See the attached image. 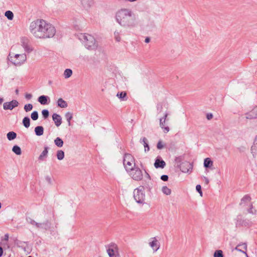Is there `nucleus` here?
<instances>
[{
	"instance_id": "f257e3e1",
	"label": "nucleus",
	"mask_w": 257,
	"mask_h": 257,
	"mask_svg": "<svg viewBox=\"0 0 257 257\" xmlns=\"http://www.w3.org/2000/svg\"><path fill=\"white\" fill-rule=\"evenodd\" d=\"M29 29L35 37L39 39L53 38L56 34L54 26L42 19L32 22Z\"/></svg>"
},
{
	"instance_id": "f03ea898",
	"label": "nucleus",
	"mask_w": 257,
	"mask_h": 257,
	"mask_svg": "<svg viewBox=\"0 0 257 257\" xmlns=\"http://www.w3.org/2000/svg\"><path fill=\"white\" fill-rule=\"evenodd\" d=\"M117 22L121 26L126 28L134 27L136 25V19L132 11L128 9H121L115 16Z\"/></svg>"
},
{
	"instance_id": "7ed1b4c3",
	"label": "nucleus",
	"mask_w": 257,
	"mask_h": 257,
	"mask_svg": "<svg viewBox=\"0 0 257 257\" xmlns=\"http://www.w3.org/2000/svg\"><path fill=\"white\" fill-rule=\"evenodd\" d=\"M78 39L83 42L85 48L89 50H95L97 48L98 44L92 35L88 34H80Z\"/></svg>"
},
{
	"instance_id": "20e7f679",
	"label": "nucleus",
	"mask_w": 257,
	"mask_h": 257,
	"mask_svg": "<svg viewBox=\"0 0 257 257\" xmlns=\"http://www.w3.org/2000/svg\"><path fill=\"white\" fill-rule=\"evenodd\" d=\"M126 171L127 172H131L130 175L133 180L138 181L143 179V172L138 166H136L135 163L134 167L126 168Z\"/></svg>"
},
{
	"instance_id": "39448f33",
	"label": "nucleus",
	"mask_w": 257,
	"mask_h": 257,
	"mask_svg": "<svg viewBox=\"0 0 257 257\" xmlns=\"http://www.w3.org/2000/svg\"><path fill=\"white\" fill-rule=\"evenodd\" d=\"M145 188L143 186L135 189L134 191V197L136 201L139 204H143L145 200Z\"/></svg>"
},
{
	"instance_id": "423d86ee",
	"label": "nucleus",
	"mask_w": 257,
	"mask_h": 257,
	"mask_svg": "<svg viewBox=\"0 0 257 257\" xmlns=\"http://www.w3.org/2000/svg\"><path fill=\"white\" fill-rule=\"evenodd\" d=\"M107 252L109 257H120L118 252V246L114 243H111L108 245Z\"/></svg>"
},
{
	"instance_id": "0eeeda50",
	"label": "nucleus",
	"mask_w": 257,
	"mask_h": 257,
	"mask_svg": "<svg viewBox=\"0 0 257 257\" xmlns=\"http://www.w3.org/2000/svg\"><path fill=\"white\" fill-rule=\"evenodd\" d=\"M236 227L243 226V227H250L252 225V222L247 219H243L241 215H238L236 219Z\"/></svg>"
},
{
	"instance_id": "6e6552de",
	"label": "nucleus",
	"mask_w": 257,
	"mask_h": 257,
	"mask_svg": "<svg viewBox=\"0 0 257 257\" xmlns=\"http://www.w3.org/2000/svg\"><path fill=\"white\" fill-rule=\"evenodd\" d=\"M135 161L134 157L130 154L125 153L124 155L123 164L125 169L127 167H133L132 162Z\"/></svg>"
},
{
	"instance_id": "1a4fd4ad",
	"label": "nucleus",
	"mask_w": 257,
	"mask_h": 257,
	"mask_svg": "<svg viewBox=\"0 0 257 257\" xmlns=\"http://www.w3.org/2000/svg\"><path fill=\"white\" fill-rule=\"evenodd\" d=\"M16 60L13 62L16 66H19L23 64L27 59V57L25 54H16L15 56Z\"/></svg>"
},
{
	"instance_id": "9d476101",
	"label": "nucleus",
	"mask_w": 257,
	"mask_h": 257,
	"mask_svg": "<svg viewBox=\"0 0 257 257\" xmlns=\"http://www.w3.org/2000/svg\"><path fill=\"white\" fill-rule=\"evenodd\" d=\"M19 102L16 100H13L10 102H6L4 103L3 107L5 110H12L15 107H17Z\"/></svg>"
},
{
	"instance_id": "9b49d317",
	"label": "nucleus",
	"mask_w": 257,
	"mask_h": 257,
	"mask_svg": "<svg viewBox=\"0 0 257 257\" xmlns=\"http://www.w3.org/2000/svg\"><path fill=\"white\" fill-rule=\"evenodd\" d=\"M52 226V223L48 220H46L42 223H38L37 224V228L45 230H50Z\"/></svg>"
},
{
	"instance_id": "f8f14e48",
	"label": "nucleus",
	"mask_w": 257,
	"mask_h": 257,
	"mask_svg": "<svg viewBox=\"0 0 257 257\" xmlns=\"http://www.w3.org/2000/svg\"><path fill=\"white\" fill-rule=\"evenodd\" d=\"M168 115V113L166 112L164 116L160 119V126L162 129H163V131L165 133H167L170 131L169 126H165L166 119Z\"/></svg>"
},
{
	"instance_id": "ddd939ff",
	"label": "nucleus",
	"mask_w": 257,
	"mask_h": 257,
	"mask_svg": "<svg viewBox=\"0 0 257 257\" xmlns=\"http://www.w3.org/2000/svg\"><path fill=\"white\" fill-rule=\"evenodd\" d=\"M166 166L165 162L161 158L160 156H158L155 160L154 166L156 169H163Z\"/></svg>"
},
{
	"instance_id": "4468645a",
	"label": "nucleus",
	"mask_w": 257,
	"mask_h": 257,
	"mask_svg": "<svg viewBox=\"0 0 257 257\" xmlns=\"http://www.w3.org/2000/svg\"><path fill=\"white\" fill-rule=\"evenodd\" d=\"M21 42L26 52L30 53L33 51V49L28 44V39L27 38H22Z\"/></svg>"
},
{
	"instance_id": "2eb2a0df",
	"label": "nucleus",
	"mask_w": 257,
	"mask_h": 257,
	"mask_svg": "<svg viewBox=\"0 0 257 257\" xmlns=\"http://www.w3.org/2000/svg\"><path fill=\"white\" fill-rule=\"evenodd\" d=\"M246 119H254L257 118V106H255L249 112L245 114Z\"/></svg>"
},
{
	"instance_id": "dca6fc26",
	"label": "nucleus",
	"mask_w": 257,
	"mask_h": 257,
	"mask_svg": "<svg viewBox=\"0 0 257 257\" xmlns=\"http://www.w3.org/2000/svg\"><path fill=\"white\" fill-rule=\"evenodd\" d=\"M49 149V148L48 146H45L44 147V150L41 153V154L40 155V156L38 157L39 161H43L46 160V159L47 158V157L48 156Z\"/></svg>"
},
{
	"instance_id": "f3484780",
	"label": "nucleus",
	"mask_w": 257,
	"mask_h": 257,
	"mask_svg": "<svg viewBox=\"0 0 257 257\" xmlns=\"http://www.w3.org/2000/svg\"><path fill=\"white\" fill-rule=\"evenodd\" d=\"M38 101L42 105H46L48 104L50 102V98L46 95H41L38 97Z\"/></svg>"
},
{
	"instance_id": "a211bd4d",
	"label": "nucleus",
	"mask_w": 257,
	"mask_h": 257,
	"mask_svg": "<svg viewBox=\"0 0 257 257\" xmlns=\"http://www.w3.org/2000/svg\"><path fill=\"white\" fill-rule=\"evenodd\" d=\"M52 119L54 121L55 125L58 127L62 123V117L61 116L56 113H54L52 115Z\"/></svg>"
},
{
	"instance_id": "6ab92c4d",
	"label": "nucleus",
	"mask_w": 257,
	"mask_h": 257,
	"mask_svg": "<svg viewBox=\"0 0 257 257\" xmlns=\"http://www.w3.org/2000/svg\"><path fill=\"white\" fill-rule=\"evenodd\" d=\"M151 239H152L153 240L149 243V244L154 251H156L160 248L159 243L156 237H152Z\"/></svg>"
},
{
	"instance_id": "aec40b11",
	"label": "nucleus",
	"mask_w": 257,
	"mask_h": 257,
	"mask_svg": "<svg viewBox=\"0 0 257 257\" xmlns=\"http://www.w3.org/2000/svg\"><path fill=\"white\" fill-rule=\"evenodd\" d=\"M183 165L182 168H180V169L184 173H188L190 169H192V165L189 162L184 163Z\"/></svg>"
},
{
	"instance_id": "412c9836",
	"label": "nucleus",
	"mask_w": 257,
	"mask_h": 257,
	"mask_svg": "<svg viewBox=\"0 0 257 257\" xmlns=\"http://www.w3.org/2000/svg\"><path fill=\"white\" fill-rule=\"evenodd\" d=\"M44 127L41 125L37 126L34 130L35 135L37 136H42L44 134Z\"/></svg>"
},
{
	"instance_id": "4be33fe9",
	"label": "nucleus",
	"mask_w": 257,
	"mask_h": 257,
	"mask_svg": "<svg viewBox=\"0 0 257 257\" xmlns=\"http://www.w3.org/2000/svg\"><path fill=\"white\" fill-rule=\"evenodd\" d=\"M140 142L142 143L145 147V151H149L150 150V147L148 144V141L145 137L141 138L140 140Z\"/></svg>"
},
{
	"instance_id": "5701e85b",
	"label": "nucleus",
	"mask_w": 257,
	"mask_h": 257,
	"mask_svg": "<svg viewBox=\"0 0 257 257\" xmlns=\"http://www.w3.org/2000/svg\"><path fill=\"white\" fill-rule=\"evenodd\" d=\"M251 201V197L250 196L246 194L243 196V197L241 199V202L239 203V205L241 206L243 204L245 205L248 202H250Z\"/></svg>"
},
{
	"instance_id": "b1692460",
	"label": "nucleus",
	"mask_w": 257,
	"mask_h": 257,
	"mask_svg": "<svg viewBox=\"0 0 257 257\" xmlns=\"http://www.w3.org/2000/svg\"><path fill=\"white\" fill-rule=\"evenodd\" d=\"M213 165V161L209 158H206L204 161V167L205 168H210Z\"/></svg>"
},
{
	"instance_id": "393cba45",
	"label": "nucleus",
	"mask_w": 257,
	"mask_h": 257,
	"mask_svg": "<svg viewBox=\"0 0 257 257\" xmlns=\"http://www.w3.org/2000/svg\"><path fill=\"white\" fill-rule=\"evenodd\" d=\"M57 105L61 108H66L68 104L66 101L60 98L57 100Z\"/></svg>"
},
{
	"instance_id": "a878e982",
	"label": "nucleus",
	"mask_w": 257,
	"mask_h": 257,
	"mask_svg": "<svg viewBox=\"0 0 257 257\" xmlns=\"http://www.w3.org/2000/svg\"><path fill=\"white\" fill-rule=\"evenodd\" d=\"M81 3L85 8H90L92 4V0H81Z\"/></svg>"
},
{
	"instance_id": "bb28decb",
	"label": "nucleus",
	"mask_w": 257,
	"mask_h": 257,
	"mask_svg": "<svg viewBox=\"0 0 257 257\" xmlns=\"http://www.w3.org/2000/svg\"><path fill=\"white\" fill-rule=\"evenodd\" d=\"M240 246H242V248L245 249V250H246L247 249V244L246 243H242V244H238L235 248V249L239 251H240V252H242L244 253H245L246 256H247V254L246 252V251H244L243 250H242L240 248H239V247Z\"/></svg>"
},
{
	"instance_id": "cd10ccee",
	"label": "nucleus",
	"mask_w": 257,
	"mask_h": 257,
	"mask_svg": "<svg viewBox=\"0 0 257 257\" xmlns=\"http://www.w3.org/2000/svg\"><path fill=\"white\" fill-rule=\"evenodd\" d=\"M54 144L58 147L61 148L63 146L64 142L61 138L57 137L54 140Z\"/></svg>"
},
{
	"instance_id": "c85d7f7f",
	"label": "nucleus",
	"mask_w": 257,
	"mask_h": 257,
	"mask_svg": "<svg viewBox=\"0 0 257 257\" xmlns=\"http://www.w3.org/2000/svg\"><path fill=\"white\" fill-rule=\"evenodd\" d=\"M7 139L9 141H12L17 138V134L13 132H10L7 134Z\"/></svg>"
},
{
	"instance_id": "c756f323",
	"label": "nucleus",
	"mask_w": 257,
	"mask_h": 257,
	"mask_svg": "<svg viewBox=\"0 0 257 257\" xmlns=\"http://www.w3.org/2000/svg\"><path fill=\"white\" fill-rule=\"evenodd\" d=\"M116 96H117L121 100L123 101L127 99L126 92L125 91L118 92L116 94Z\"/></svg>"
},
{
	"instance_id": "7c9ffc66",
	"label": "nucleus",
	"mask_w": 257,
	"mask_h": 257,
	"mask_svg": "<svg viewBox=\"0 0 257 257\" xmlns=\"http://www.w3.org/2000/svg\"><path fill=\"white\" fill-rule=\"evenodd\" d=\"M22 123L24 126L28 128L30 125V119L28 116H25L22 120Z\"/></svg>"
},
{
	"instance_id": "2f4dec72",
	"label": "nucleus",
	"mask_w": 257,
	"mask_h": 257,
	"mask_svg": "<svg viewBox=\"0 0 257 257\" xmlns=\"http://www.w3.org/2000/svg\"><path fill=\"white\" fill-rule=\"evenodd\" d=\"M12 151L17 155H20L22 154L21 148L17 145H15L13 146L12 148Z\"/></svg>"
},
{
	"instance_id": "473e14b6",
	"label": "nucleus",
	"mask_w": 257,
	"mask_h": 257,
	"mask_svg": "<svg viewBox=\"0 0 257 257\" xmlns=\"http://www.w3.org/2000/svg\"><path fill=\"white\" fill-rule=\"evenodd\" d=\"M72 113L70 112H67L65 114V118L68 122V124L69 126H70L71 125V120L72 118Z\"/></svg>"
},
{
	"instance_id": "72a5a7b5",
	"label": "nucleus",
	"mask_w": 257,
	"mask_h": 257,
	"mask_svg": "<svg viewBox=\"0 0 257 257\" xmlns=\"http://www.w3.org/2000/svg\"><path fill=\"white\" fill-rule=\"evenodd\" d=\"M56 156L58 160H63L65 157L64 152L61 150L57 151L56 153Z\"/></svg>"
},
{
	"instance_id": "f704fd0d",
	"label": "nucleus",
	"mask_w": 257,
	"mask_h": 257,
	"mask_svg": "<svg viewBox=\"0 0 257 257\" xmlns=\"http://www.w3.org/2000/svg\"><path fill=\"white\" fill-rule=\"evenodd\" d=\"M5 15L9 20H12L14 18V14L11 11H7L5 12Z\"/></svg>"
},
{
	"instance_id": "c9c22d12",
	"label": "nucleus",
	"mask_w": 257,
	"mask_h": 257,
	"mask_svg": "<svg viewBox=\"0 0 257 257\" xmlns=\"http://www.w3.org/2000/svg\"><path fill=\"white\" fill-rule=\"evenodd\" d=\"M162 191L164 194L167 195H170L171 193V190L166 186L162 187Z\"/></svg>"
},
{
	"instance_id": "e433bc0d",
	"label": "nucleus",
	"mask_w": 257,
	"mask_h": 257,
	"mask_svg": "<svg viewBox=\"0 0 257 257\" xmlns=\"http://www.w3.org/2000/svg\"><path fill=\"white\" fill-rule=\"evenodd\" d=\"M72 74V70L70 69H66L64 71V77L65 78H69Z\"/></svg>"
},
{
	"instance_id": "4c0bfd02",
	"label": "nucleus",
	"mask_w": 257,
	"mask_h": 257,
	"mask_svg": "<svg viewBox=\"0 0 257 257\" xmlns=\"http://www.w3.org/2000/svg\"><path fill=\"white\" fill-rule=\"evenodd\" d=\"M182 159L181 156L177 157L175 159V164L177 165V166L178 167L181 168V162H182Z\"/></svg>"
},
{
	"instance_id": "58836bf2",
	"label": "nucleus",
	"mask_w": 257,
	"mask_h": 257,
	"mask_svg": "<svg viewBox=\"0 0 257 257\" xmlns=\"http://www.w3.org/2000/svg\"><path fill=\"white\" fill-rule=\"evenodd\" d=\"M31 118L33 120H36L39 117V114L37 111H34L31 115Z\"/></svg>"
},
{
	"instance_id": "ea45409f",
	"label": "nucleus",
	"mask_w": 257,
	"mask_h": 257,
	"mask_svg": "<svg viewBox=\"0 0 257 257\" xmlns=\"http://www.w3.org/2000/svg\"><path fill=\"white\" fill-rule=\"evenodd\" d=\"M214 257H223V251L221 250H216L214 253Z\"/></svg>"
},
{
	"instance_id": "a19ab883",
	"label": "nucleus",
	"mask_w": 257,
	"mask_h": 257,
	"mask_svg": "<svg viewBox=\"0 0 257 257\" xmlns=\"http://www.w3.org/2000/svg\"><path fill=\"white\" fill-rule=\"evenodd\" d=\"M26 220L29 223L35 225L37 227V224H38V223L36 222L34 220L30 217H27Z\"/></svg>"
},
{
	"instance_id": "79ce46f5",
	"label": "nucleus",
	"mask_w": 257,
	"mask_h": 257,
	"mask_svg": "<svg viewBox=\"0 0 257 257\" xmlns=\"http://www.w3.org/2000/svg\"><path fill=\"white\" fill-rule=\"evenodd\" d=\"M24 108L25 111H30L33 109V105L31 103L25 104Z\"/></svg>"
},
{
	"instance_id": "37998d69",
	"label": "nucleus",
	"mask_w": 257,
	"mask_h": 257,
	"mask_svg": "<svg viewBox=\"0 0 257 257\" xmlns=\"http://www.w3.org/2000/svg\"><path fill=\"white\" fill-rule=\"evenodd\" d=\"M42 116L44 119H46L48 117L49 115V112L47 109H43L42 111Z\"/></svg>"
},
{
	"instance_id": "c03bdc74",
	"label": "nucleus",
	"mask_w": 257,
	"mask_h": 257,
	"mask_svg": "<svg viewBox=\"0 0 257 257\" xmlns=\"http://www.w3.org/2000/svg\"><path fill=\"white\" fill-rule=\"evenodd\" d=\"M247 212L249 213L254 214L256 213V210L253 209V205L252 203L249 204V208L247 209Z\"/></svg>"
},
{
	"instance_id": "a18cd8bd",
	"label": "nucleus",
	"mask_w": 257,
	"mask_h": 257,
	"mask_svg": "<svg viewBox=\"0 0 257 257\" xmlns=\"http://www.w3.org/2000/svg\"><path fill=\"white\" fill-rule=\"evenodd\" d=\"M164 147L163 142L161 140H159L157 144V148L159 150H161Z\"/></svg>"
},
{
	"instance_id": "49530a36",
	"label": "nucleus",
	"mask_w": 257,
	"mask_h": 257,
	"mask_svg": "<svg viewBox=\"0 0 257 257\" xmlns=\"http://www.w3.org/2000/svg\"><path fill=\"white\" fill-rule=\"evenodd\" d=\"M114 38L117 42H119L121 40L119 33L117 32L114 33Z\"/></svg>"
},
{
	"instance_id": "de8ad7c7",
	"label": "nucleus",
	"mask_w": 257,
	"mask_h": 257,
	"mask_svg": "<svg viewBox=\"0 0 257 257\" xmlns=\"http://www.w3.org/2000/svg\"><path fill=\"white\" fill-rule=\"evenodd\" d=\"M196 191L200 194V196H202V191L201 190V186L200 185H197L196 186Z\"/></svg>"
},
{
	"instance_id": "09e8293b",
	"label": "nucleus",
	"mask_w": 257,
	"mask_h": 257,
	"mask_svg": "<svg viewBox=\"0 0 257 257\" xmlns=\"http://www.w3.org/2000/svg\"><path fill=\"white\" fill-rule=\"evenodd\" d=\"M169 177L167 175H163L161 176V179L163 181H167Z\"/></svg>"
},
{
	"instance_id": "8fccbe9b",
	"label": "nucleus",
	"mask_w": 257,
	"mask_h": 257,
	"mask_svg": "<svg viewBox=\"0 0 257 257\" xmlns=\"http://www.w3.org/2000/svg\"><path fill=\"white\" fill-rule=\"evenodd\" d=\"M162 109H163V106H162V105L161 104V103H158L157 105V109L158 111H159V112H161Z\"/></svg>"
},
{
	"instance_id": "3c124183",
	"label": "nucleus",
	"mask_w": 257,
	"mask_h": 257,
	"mask_svg": "<svg viewBox=\"0 0 257 257\" xmlns=\"http://www.w3.org/2000/svg\"><path fill=\"white\" fill-rule=\"evenodd\" d=\"M45 179L46 180V181L49 184H52V180H51V178L50 176H47L45 177Z\"/></svg>"
},
{
	"instance_id": "603ef678",
	"label": "nucleus",
	"mask_w": 257,
	"mask_h": 257,
	"mask_svg": "<svg viewBox=\"0 0 257 257\" xmlns=\"http://www.w3.org/2000/svg\"><path fill=\"white\" fill-rule=\"evenodd\" d=\"M237 150L240 152H243L245 151V147H243V146H241L240 147H238L237 148Z\"/></svg>"
},
{
	"instance_id": "864d4df0",
	"label": "nucleus",
	"mask_w": 257,
	"mask_h": 257,
	"mask_svg": "<svg viewBox=\"0 0 257 257\" xmlns=\"http://www.w3.org/2000/svg\"><path fill=\"white\" fill-rule=\"evenodd\" d=\"M25 97L27 99H30L32 97V95L30 93H26L25 94Z\"/></svg>"
},
{
	"instance_id": "5fc2aeb1",
	"label": "nucleus",
	"mask_w": 257,
	"mask_h": 257,
	"mask_svg": "<svg viewBox=\"0 0 257 257\" xmlns=\"http://www.w3.org/2000/svg\"><path fill=\"white\" fill-rule=\"evenodd\" d=\"M213 117V114L211 113H207L206 115V118L207 119L210 120Z\"/></svg>"
},
{
	"instance_id": "6e6d98bb",
	"label": "nucleus",
	"mask_w": 257,
	"mask_h": 257,
	"mask_svg": "<svg viewBox=\"0 0 257 257\" xmlns=\"http://www.w3.org/2000/svg\"><path fill=\"white\" fill-rule=\"evenodd\" d=\"M145 177H146L147 178H148V179L149 180H151V176L150 175H149V174L145 170Z\"/></svg>"
},
{
	"instance_id": "4d7b16f0",
	"label": "nucleus",
	"mask_w": 257,
	"mask_h": 257,
	"mask_svg": "<svg viewBox=\"0 0 257 257\" xmlns=\"http://www.w3.org/2000/svg\"><path fill=\"white\" fill-rule=\"evenodd\" d=\"M15 243L17 245H18L20 243H21V241L19 240L17 238H15Z\"/></svg>"
},
{
	"instance_id": "13d9d810",
	"label": "nucleus",
	"mask_w": 257,
	"mask_h": 257,
	"mask_svg": "<svg viewBox=\"0 0 257 257\" xmlns=\"http://www.w3.org/2000/svg\"><path fill=\"white\" fill-rule=\"evenodd\" d=\"M203 178L205 181V184L207 185L208 184L209 182L208 179L206 177H203Z\"/></svg>"
},
{
	"instance_id": "bf43d9fd",
	"label": "nucleus",
	"mask_w": 257,
	"mask_h": 257,
	"mask_svg": "<svg viewBox=\"0 0 257 257\" xmlns=\"http://www.w3.org/2000/svg\"><path fill=\"white\" fill-rule=\"evenodd\" d=\"M4 250L2 247L0 246V257H1L3 254Z\"/></svg>"
},
{
	"instance_id": "052dcab7",
	"label": "nucleus",
	"mask_w": 257,
	"mask_h": 257,
	"mask_svg": "<svg viewBox=\"0 0 257 257\" xmlns=\"http://www.w3.org/2000/svg\"><path fill=\"white\" fill-rule=\"evenodd\" d=\"M145 42L146 43H148L150 42V38L149 37H147L145 39Z\"/></svg>"
},
{
	"instance_id": "680f3d73",
	"label": "nucleus",
	"mask_w": 257,
	"mask_h": 257,
	"mask_svg": "<svg viewBox=\"0 0 257 257\" xmlns=\"http://www.w3.org/2000/svg\"><path fill=\"white\" fill-rule=\"evenodd\" d=\"M9 239V234L8 233L5 235V240L8 241Z\"/></svg>"
},
{
	"instance_id": "e2e57ef3",
	"label": "nucleus",
	"mask_w": 257,
	"mask_h": 257,
	"mask_svg": "<svg viewBox=\"0 0 257 257\" xmlns=\"http://www.w3.org/2000/svg\"><path fill=\"white\" fill-rule=\"evenodd\" d=\"M253 144L254 145L257 144V135L255 137V139H254V142H253Z\"/></svg>"
},
{
	"instance_id": "0e129e2a",
	"label": "nucleus",
	"mask_w": 257,
	"mask_h": 257,
	"mask_svg": "<svg viewBox=\"0 0 257 257\" xmlns=\"http://www.w3.org/2000/svg\"><path fill=\"white\" fill-rule=\"evenodd\" d=\"M19 89H18V88H17V89H16V90H15V93H16V94L17 95H18V94H19Z\"/></svg>"
},
{
	"instance_id": "69168bd1",
	"label": "nucleus",
	"mask_w": 257,
	"mask_h": 257,
	"mask_svg": "<svg viewBox=\"0 0 257 257\" xmlns=\"http://www.w3.org/2000/svg\"><path fill=\"white\" fill-rule=\"evenodd\" d=\"M3 101H4V98L0 97V104H2Z\"/></svg>"
},
{
	"instance_id": "338daca9",
	"label": "nucleus",
	"mask_w": 257,
	"mask_h": 257,
	"mask_svg": "<svg viewBox=\"0 0 257 257\" xmlns=\"http://www.w3.org/2000/svg\"><path fill=\"white\" fill-rule=\"evenodd\" d=\"M128 1L131 2H133L136 1L137 0H128Z\"/></svg>"
},
{
	"instance_id": "774afa93",
	"label": "nucleus",
	"mask_w": 257,
	"mask_h": 257,
	"mask_svg": "<svg viewBox=\"0 0 257 257\" xmlns=\"http://www.w3.org/2000/svg\"><path fill=\"white\" fill-rule=\"evenodd\" d=\"M251 150H252V149H253V146H252V147H251Z\"/></svg>"
}]
</instances>
